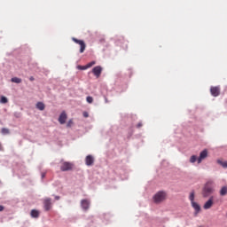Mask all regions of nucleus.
Returning <instances> with one entry per match:
<instances>
[{"mask_svg":"<svg viewBox=\"0 0 227 227\" xmlns=\"http://www.w3.org/2000/svg\"><path fill=\"white\" fill-rule=\"evenodd\" d=\"M31 217H39L40 212L38 210L33 209L30 213Z\"/></svg>","mask_w":227,"mask_h":227,"instance_id":"nucleus-15","label":"nucleus"},{"mask_svg":"<svg viewBox=\"0 0 227 227\" xmlns=\"http://www.w3.org/2000/svg\"><path fill=\"white\" fill-rule=\"evenodd\" d=\"M86 100H87L88 104H93V97L88 96L86 98Z\"/></svg>","mask_w":227,"mask_h":227,"instance_id":"nucleus-23","label":"nucleus"},{"mask_svg":"<svg viewBox=\"0 0 227 227\" xmlns=\"http://www.w3.org/2000/svg\"><path fill=\"white\" fill-rule=\"evenodd\" d=\"M78 70H88V66H77Z\"/></svg>","mask_w":227,"mask_h":227,"instance_id":"nucleus-25","label":"nucleus"},{"mask_svg":"<svg viewBox=\"0 0 227 227\" xmlns=\"http://www.w3.org/2000/svg\"><path fill=\"white\" fill-rule=\"evenodd\" d=\"M72 40L73 42H74V43H78V45H80V53L82 54V52L86 51V43H84V41L79 40L75 37H73Z\"/></svg>","mask_w":227,"mask_h":227,"instance_id":"nucleus-3","label":"nucleus"},{"mask_svg":"<svg viewBox=\"0 0 227 227\" xmlns=\"http://www.w3.org/2000/svg\"><path fill=\"white\" fill-rule=\"evenodd\" d=\"M213 205H214V196L209 198V200L204 204L203 208L205 210H208L209 208H212Z\"/></svg>","mask_w":227,"mask_h":227,"instance_id":"nucleus-9","label":"nucleus"},{"mask_svg":"<svg viewBox=\"0 0 227 227\" xmlns=\"http://www.w3.org/2000/svg\"><path fill=\"white\" fill-rule=\"evenodd\" d=\"M192 207L194 208L196 214H199L200 210H201V207L196 202H192Z\"/></svg>","mask_w":227,"mask_h":227,"instance_id":"nucleus-12","label":"nucleus"},{"mask_svg":"<svg viewBox=\"0 0 227 227\" xmlns=\"http://www.w3.org/2000/svg\"><path fill=\"white\" fill-rule=\"evenodd\" d=\"M29 81H35V77L30 76V77H29Z\"/></svg>","mask_w":227,"mask_h":227,"instance_id":"nucleus-29","label":"nucleus"},{"mask_svg":"<svg viewBox=\"0 0 227 227\" xmlns=\"http://www.w3.org/2000/svg\"><path fill=\"white\" fill-rule=\"evenodd\" d=\"M12 82H15L16 84H20V82H22V79L19 78V77H12L11 79Z\"/></svg>","mask_w":227,"mask_h":227,"instance_id":"nucleus-16","label":"nucleus"},{"mask_svg":"<svg viewBox=\"0 0 227 227\" xmlns=\"http://www.w3.org/2000/svg\"><path fill=\"white\" fill-rule=\"evenodd\" d=\"M214 193V181H208L203 187L202 196L203 198H208L210 194Z\"/></svg>","mask_w":227,"mask_h":227,"instance_id":"nucleus-1","label":"nucleus"},{"mask_svg":"<svg viewBox=\"0 0 227 227\" xmlns=\"http://www.w3.org/2000/svg\"><path fill=\"white\" fill-rule=\"evenodd\" d=\"M217 163L223 166V168H227V161H223L221 160H218Z\"/></svg>","mask_w":227,"mask_h":227,"instance_id":"nucleus-21","label":"nucleus"},{"mask_svg":"<svg viewBox=\"0 0 227 227\" xmlns=\"http://www.w3.org/2000/svg\"><path fill=\"white\" fill-rule=\"evenodd\" d=\"M60 114H67V113L63 111L62 113H60Z\"/></svg>","mask_w":227,"mask_h":227,"instance_id":"nucleus-32","label":"nucleus"},{"mask_svg":"<svg viewBox=\"0 0 227 227\" xmlns=\"http://www.w3.org/2000/svg\"><path fill=\"white\" fill-rule=\"evenodd\" d=\"M84 118H88V114H84Z\"/></svg>","mask_w":227,"mask_h":227,"instance_id":"nucleus-35","label":"nucleus"},{"mask_svg":"<svg viewBox=\"0 0 227 227\" xmlns=\"http://www.w3.org/2000/svg\"><path fill=\"white\" fill-rule=\"evenodd\" d=\"M92 74L95 75V77H100L102 74V67L97 66L92 68Z\"/></svg>","mask_w":227,"mask_h":227,"instance_id":"nucleus-8","label":"nucleus"},{"mask_svg":"<svg viewBox=\"0 0 227 227\" xmlns=\"http://www.w3.org/2000/svg\"><path fill=\"white\" fill-rule=\"evenodd\" d=\"M210 93L212 95V97H219V95H221V87L219 86H212L210 88Z\"/></svg>","mask_w":227,"mask_h":227,"instance_id":"nucleus-6","label":"nucleus"},{"mask_svg":"<svg viewBox=\"0 0 227 227\" xmlns=\"http://www.w3.org/2000/svg\"><path fill=\"white\" fill-rule=\"evenodd\" d=\"M2 134L6 135V134H10V129H6V128H3L1 130Z\"/></svg>","mask_w":227,"mask_h":227,"instance_id":"nucleus-24","label":"nucleus"},{"mask_svg":"<svg viewBox=\"0 0 227 227\" xmlns=\"http://www.w3.org/2000/svg\"><path fill=\"white\" fill-rule=\"evenodd\" d=\"M94 162H95V158H93V156L88 155L85 158L86 166H93Z\"/></svg>","mask_w":227,"mask_h":227,"instance_id":"nucleus-10","label":"nucleus"},{"mask_svg":"<svg viewBox=\"0 0 227 227\" xmlns=\"http://www.w3.org/2000/svg\"><path fill=\"white\" fill-rule=\"evenodd\" d=\"M3 210H4V207H3L2 205H0V212H3Z\"/></svg>","mask_w":227,"mask_h":227,"instance_id":"nucleus-28","label":"nucleus"},{"mask_svg":"<svg viewBox=\"0 0 227 227\" xmlns=\"http://www.w3.org/2000/svg\"><path fill=\"white\" fill-rule=\"evenodd\" d=\"M194 196H195L194 191L191 192L189 196V200L191 203L194 202Z\"/></svg>","mask_w":227,"mask_h":227,"instance_id":"nucleus-20","label":"nucleus"},{"mask_svg":"<svg viewBox=\"0 0 227 227\" xmlns=\"http://www.w3.org/2000/svg\"><path fill=\"white\" fill-rule=\"evenodd\" d=\"M0 150H3V145H1V144H0Z\"/></svg>","mask_w":227,"mask_h":227,"instance_id":"nucleus-34","label":"nucleus"},{"mask_svg":"<svg viewBox=\"0 0 227 227\" xmlns=\"http://www.w3.org/2000/svg\"><path fill=\"white\" fill-rule=\"evenodd\" d=\"M196 160L198 161V156H196V155L191 156V158H190V162H191L192 164H194V162H196Z\"/></svg>","mask_w":227,"mask_h":227,"instance_id":"nucleus-19","label":"nucleus"},{"mask_svg":"<svg viewBox=\"0 0 227 227\" xmlns=\"http://www.w3.org/2000/svg\"><path fill=\"white\" fill-rule=\"evenodd\" d=\"M82 114H88V112H83Z\"/></svg>","mask_w":227,"mask_h":227,"instance_id":"nucleus-33","label":"nucleus"},{"mask_svg":"<svg viewBox=\"0 0 227 227\" xmlns=\"http://www.w3.org/2000/svg\"><path fill=\"white\" fill-rule=\"evenodd\" d=\"M207 157H208V151L205 149L200 153V157L197 160L198 164H201V162L205 160Z\"/></svg>","mask_w":227,"mask_h":227,"instance_id":"nucleus-5","label":"nucleus"},{"mask_svg":"<svg viewBox=\"0 0 227 227\" xmlns=\"http://www.w3.org/2000/svg\"><path fill=\"white\" fill-rule=\"evenodd\" d=\"M60 169L62 171H72V169H74V163L72 162H68V161H65L62 163Z\"/></svg>","mask_w":227,"mask_h":227,"instance_id":"nucleus-4","label":"nucleus"},{"mask_svg":"<svg viewBox=\"0 0 227 227\" xmlns=\"http://www.w3.org/2000/svg\"><path fill=\"white\" fill-rule=\"evenodd\" d=\"M96 63L97 62L95 60H92V61L89 62L87 64V68H91V67H93V65H96Z\"/></svg>","mask_w":227,"mask_h":227,"instance_id":"nucleus-22","label":"nucleus"},{"mask_svg":"<svg viewBox=\"0 0 227 227\" xmlns=\"http://www.w3.org/2000/svg\"><path fill=\"white\" fill-rule=\"evenodd\" d=\"M81 205H82V208H83V210H88V208H90V200H82L81 202Z\"/></svg>","mask_w":227,"mask_h":227,"instance_id":"nucleus-11","label":"nucleus"},{"mask_svg":"<svg viewBox=\"0 0 227 227\" xmlns=\"http://www.w3.org/2000/svg\"><path fill=\"white\" fill-rule=\"evenodd\" d=\"M226 194H227V186H223L220 190V196H226Z\"/></svg>","mask_w":227,"mask_h":227,"instance_id":"nucleus-17","label":"nucleus"},{"mask_svg":"<svg viewBox=\"0 0 227 227\" xmlns=\"http://www.w3.org/2000/svg\"><path fill=\"white\" fill-rule=\"evenodd\" d=\"M59 123H61V125H63V123H65V121H67V114H60V116L59 118Z\"/></svg>","mask_w":227,"mask_h":227,"instance_id":"nucleus-14","label":"nucleus"},{"mask_svg":"<svg viewBox=\"0 0 227 227\" xmlns=\"http://www.w3.org/2000/svg\"><path fill=\"white\" fill-rule=\"evenodd\" d=\"M42 178H45V174L44 173L42 174Z\"/></svg>","mask_w":227,"mask_h":227,"instance_id":"nucleus-30","label":"nucleus"},{"mask_svg":"<svg viewBox=\"0 0 227 227\" xmlns=\"http://www.w3.org/2000/svg\"><path fill=\"white\" fill-rule=\"evenodd\" d=\"M72 125H74V121H72V120H70V121L67 122V127H72Z\"/></svg>","mask_w":227,"mask_h":227,"instance_id":"nucleus-26","label":"nucleus"},{"mask_svg":"<svg viewBox=\"0 0 227 227\" xmlns=\"http://www.w3.org/2000/svg\"><path fill=\"white\" fill-rule=\"evenodd\" d=\"M35 107L36 109H39V111H43V109H45V105L43 102H37Z\"/></svg>","mask_w":227,"mask_h":227,"instance_id":"nucleus-13","label":"nucleus"},{"mask_svg":"<svg viewBox=\"0 0 227 227\" xmlns=\"http://www.w3.org/2000/svg\"><path fill=\"white\" fill-rule=\"evenodd\" d=\"M44 209L49 212L52 208V200L51 198H46L43 200Z\"/></svg>","mask_w":227,"mask_h":227,"instance_id":"nucleus-7","label":"nucleus"},{"mask_svg":"<svg viewBox=\"0 0 227 227\" xmlns=\"http://www.w3.org/2000/svg\"><path fill=\"white\" fill-rule=\"evenodd\" d=\"M0 102H1V104H8V98L2 96L0 98Z\"/></svg>","mask_w":227,"mask_h":227,"instance_id":"nucleus-18","label":"nucleus"},{"mask_svg":"<svg viewBox=\"0 0 227 227\" xmlns=\"http://www.w3.org/2000/svg\"><path fill=\"white\" fill-rule=\"evenodd\" d=\"M166 198H168V193L164 191L158 192L153 196L154 203H162V201H165Z\"/></svg>","mask_w":227,"mask_h":227,"instance_id":"nucleus-2","label":"nucleus"},{"mask_svg":"<svg viewBox=\"0 0 227 227\" xmlns=\"http://www.w3.org/2000/svg\"><path fill=\"white\" fill-rule=\"evenodd\" d=\"M55 200H59V196H55Z\"/></svg>","mask_w":227,"mask_h":227,"instance_id":"nucleus-31","label":"nucleus"},{"mask_svg":"<svg viewBox=\"0 0 227 227\" xmlns=\"http://www.w3.org/2000/svg\"><path fill=\"white\" fill-rule=\"evenodd\" d=\"M137 129H141V127H143V123L139 122L137 125Z\"/></svg>","mask_w":227,"mask_h":227,"instance_id":"nucleus-27","label":"nucleus"}]
</instances>
